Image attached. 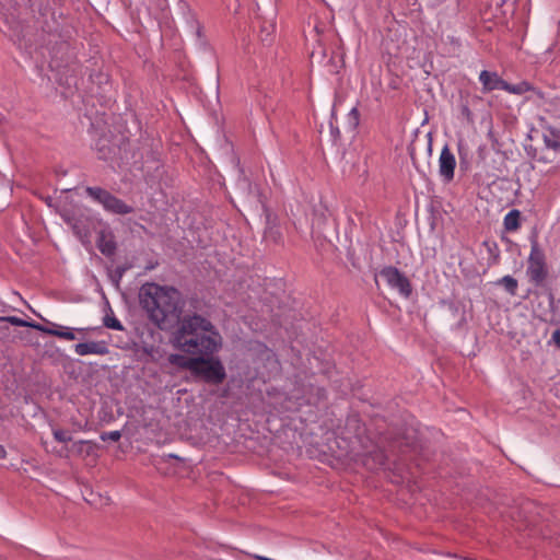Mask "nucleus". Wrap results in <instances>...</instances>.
<instances>
[{
  "mask_svg": "<svg viewBox=\"0 0 560 560\" xmlns=\"http://www.w3.org/2000/svg\"><path fill=\"white\" fill-rule=\"evenodd\" d=\"M45 334L56 336L58 338L66 339V340H74L75 339V335L71 329H69L67 327L59 326V325H58V330H45Z\"/></svg>",
  "mask_w": 560,
  "mask_h": 560,
  "instance_id": "nucleus-17",
  "label": "nucleus"
},
{
  "mask_svg": "<svg viewBox=\"0 0 560 560\" xmlns=\"http://www.w3.org/2000/svg\"><path fill=\"white\" fill-rule=\"evenodd\" d=\"M86 192L95 201L100 202L107 211L117 214H127L132 211L131 207L102 188L88 187Z\"/></svg>",
  "mask_w": 560,
  "mask_h": 560,
  "instance_id": "nucleus-5",
  "label": "nucleus"
},
{
  "mask_svg": "<svg viewBox=\"0 0 560 560\" xmlns=\"http://www.w3.org/2000/svg\"><path fill=\"white\" fill-rule=\"evenodd\" d=\"M139 302L149 320L160 329L172 328L183 318L185 301L173 287L145 283L139 291Z\"/></svg>",
  "mask_w": 560,
  "mask_h": 560,
  "instance_id": "nucleus-2",
  "label": "nucleus"
},
{
  "mask_svg": "<svg viewBox=\"0 0 560 560\" xmlns=\"http://www.w3.org/2000/svg\"><path fill=\"white\" fill-rule=\"evenodd\" d=\"M199 363L194 370L195 376L201 377L207 383L220 384L224 381L226 373L221 361L213 355H198Z\"/></svg>",
  "mask_w": 560,
  "mask_h": 560,
  "instance_id": "nucleus-3",
  "label": "nucleus"
},
{
  "mask_svg": "<svg viewBox=\"0 0 560 560\" xmlns=\"http://www.w3.org/2000/svg\"><path fill=\"white\" fill-rule=\"evenodd\" d=\"M532 90L533 86L526 81L520 82L517 84H510L509 82H506V85L504 86L505 92L516 95H522Z\"/></svg>",
  "mask_w": 560,
  "mask_h": 560,
  "instance_id": "nucleus-15",
  "label": "nucleus"
},
{
  "mask_svg": "<svg viewBox=\"0 0 560 560\" xmlns=\"http://www.w3.org/2000/svg\"><path fill=\"white\" fill-rule=\"evenodd\" d=\"M173 346L189 355H213L222 347L215 326L199 314L186 315L177 323L172 336Z\"/></svg>",
  "mask_w": 560,
  "mask_h": 560,
  "instance_id": "nucleus-1",
  "label": "nucleus"
},
{
  "mask_svg": "<svg viewBox=\"0 0 560 560\" xmlns=\"http://www.w3.org/2000/svg\"><path fill=\"white\" fill-rule=\"evenodd\" d=\"M380 277L386 283L396 289L402 296L408 298L411 294L410 281L395 267H386L381 270Z\"/></svg>",
  "mask_w": 560,
  "mask_h": 560,
  "instance_id": "nucleus-6",
  "label": "nucleus"
},
{
  "mask_svg": "<svg viewBox=\"0 0 560 560\" xmlns=\"http://www.w3.org/2000/svg\"><path fill=\"white\" fill-rule=\"evenodd\" d=\"M74 352L79 355H104L108 353V347L104 341L81 342L74 346Z\"/></svg>",
  "mask_w": 560,
  "mask_h": 560,
  "instance_id": "nucleus-8",
  "label": "nucleus"
},
{
  "mask_svg": "<svg viewBox=\"0 0 560 560\" xmlns=\"http://www.w3.org/2000/svg\"><path fill=\"white\" fill-rule=\"evenodd\" d=\"M104 325L107 328L115 329V330H122L124 327L121 323L116 317H105Z\"/></svg>",
  "mask_w": 560,
  "mask_h": 560,
  "instance_id": "nucleus-19",
  "label": "nucleus"
},
{
  "mask_svg": "<svg viewBox=\"0 0 560 560\" xmlns=\"http://www.w3.org/2000/svg\"><path fill=\"white\" fill-rule=\"evenodd\" d=\"M503 225L508 232L517 231L521 226V212L516 209L509 211L503 219Z\"/></svg>",
  "mask_w": 560,
  "mask_h": 560,
  "instance_id": "nucleus-12",
  "label": "nucleus"
},
{
  "mask_svg": "<svg viewBox=\"0 0 560 560\" xmlns=\"http://www.w3.org/2000/svg\"><path fill=\"white\" fill-rule=\"evenodd\" d=\"M37 330L42 331V332H45V330H58V325L54 324V323H49V327L42 325V329H37Z\"/></svg>",
  "mask_w": 560,
  "mask_h": 560,
  "instance_id": "nucleus-25",
  "label": "nucleus"
},
{
  "mask_svg": "<svg viewBox=\"0 0 560 560\" xmlns=\"http://www.w3.org/2000/svg\"><path fill=\"white\" fill-rule=\"evenodd\" d=\"M457 152H458L460 160L466 159L468 155V148L462 140L458 141V143H457Z\"/></svg>",
  "mask_w": 560,
  "mask_h": 560,
  "instance_id": "nucleus-23",
  "label": "nucleus"
},
{
  "mask_svg": "<svg viewBox=\"0 0 560 560\" xmlns=\"http://www.w3.org/2000/svg\"><path fill=\"white\" fill-rule=\"evenodd\" d=\"M275 30H276V25L272 22H268V23L264 22L260 27V34H259L260 40L262 43L271 42V36L275 33Z\"/></svg>",
  "mask_w": 560,
  "mask_h": 560,
  "instance_id": "nucleus-18",
  "label": "nucleus"
},
{
  "mask_svg": "<svg viewBox=\"0 0 560 560\" xmlns=\"http://www.w3.org/2000/svg\"><path fill=\"white\" fill-rule=\"evenodd\" d=\"M498 284L502 285L509 294H516L518 283L512 276H504L498 281Z\"/></svg>",
  "mask_w": 560,
  "mask_h": 560,
  "instance_id": "nucleus-16",
  "label": "nucleus"
},
{
  "mask_svg": "<svg viewBox=\"0 0 560 560\" xmlns=\"http://www.w3.org/2000/svg\"><path fill=\"white\" fill-rule=\"evenodd\" d=\"M386 459H387L386 453L381 448H376L373 452H370L365 455V457L363 459V464L369 469L374 470V469H378V468L383 467L386 463Z\"/></svg>",
  "mask_w": 560,
  "mask_h": 560,
  "instance_id": "nucleus-11",
  "label": "nucleus"
},
{
  "mask_svg": "<svg viewBox=\"0 0 560 560\" xmlns=\"http://www.w3.org/2000/svg\"><path fill=\"white\" fill-rule=\"evenodd\" d=\"M551 339L560 348V329L552 332Z\"/></svg>",
  "mask_w": 560,
  "mask_h": 560,
  "instance_id": "nucleus-24",
  "label": "nucleus"
},
{
  "mask_svg": "<svg viewBox=\"0 0 560 560\" xmlns=\"http://www.w3.org/2000/svg\"><path fill=\"white\" fill-rule=\"evenodd\" d=\"M527 276L536 285L541 284L547 278L546 257L537 241H533L528 256Z\"/></svg>",
  "mask_w": 560,
  "mask_h": 560,
  "instance_id": "nucleus-4",
  "label": "nucleus"
},
{
  "mask_svg": "<svg viewBox=\"0 0 560 560\" xmlns=\"http://www.w3.org/2000/svg\"><path fill=\"white\" fill-rule=\"evenodd\" d=\"M479 81L482 84V89L486 92L493 91V90H503L506 85V81H504L502 78L498 75L495 72H489L487 70H483L479 74Z\"/></svg>",
  "mask_w": 560,
  "mask_h": 560,
  "instance_id": "nucleus-9",
  "label": "nucleus"
},
{
  "mask_svg": "<svg viewBox=\"0 0 560 560\" xmlns=\"http://www.w3.org/2000/svg\"><path fill=\"white\" fill-rule=\"evenodd\" d=\"M54 438L56 441L61 443L71 441V435L65 430H54Z\"/></svg>",
  "mask_w": 560,
  "mask_h": 560,
  "instance_id": "nucleus-20",
  "label": "nucleus"
},
{
  "mask_svg": "<svg viewBox=\"0 0 560 560\" xmlns=\"http://www.w3.org/2000/svg\"><path fill=\"white\" fill-rule=\"evenodd\" d=\"M0 320L8 322L11 325L19 326V327H31V328H34V329H42V325L40 324L34 323V322H27V320H24V319H22L20 317H16V316L0 317Z\"/></svg>",
  "mask_w": 560,
  "mask_h": 560,
  "instance_id": "nucleus-14",
  "label": "nucleus"
},
{
  "mask_svg": "<svg viewBox=\"0 0 560 560\" xmlns=\"http://www.w3.org/2000/svg\"><path fill=\"white\" fill-rule=\"evenodd\" d=\"M542 139L547 149L560 153V130L551 129L549 135L544 133Z\"/></svg>",
  "mask_w": 560,
  "mask_h": 560,
  "instance_id": "nucleus-13",
  "label": "nucleus"
},
{
  "mask_svg": "<svg viewBox=\"0 0 560 560\" xmlns=\"http://www.w3.org/2000/svg\"><path fill=\"white\" fill-rule=\"evenodd\" d=\"M7 456V452L4 447L0 444V458H4Z\"/></svg>",
  "mask_w": 560,
  "mask_h": 560,
  "instance_id": "nucleus-26",
  "label": "nucleus"
},
{
  "mask_svg": "<svg viewBox=\"0 0 560 560\" xmlns=\"http://www.w3.org/2000/svg\"><path fill=\"white\" fill-rule=\"evenodd\" d=\"M101 438L103 441L110 440L113 442H117L120 440L121 433L120 431H109L104 433Z\"/></svg>",
  "mask_w": 560,
  "mask_h": 560,
  "instance_id": "nucleus-21",
  "label": "nucleus"
},
{
  "mask_svg": "<svg viewBox=\"0 0 560 560\" xmlns=\"http://www.w3.org/2000/svg\"><path fill=\"white\" fill-rule=\"evenodd\" d=\"M464 112H466L467 114H469L468 107H464Z\"/></svg>",
  "mask_w": 560,
  "mask_h": 560,
  "instance_id": "nucleus-27",
  "label": "nucleus"
},
{
  "mask_svg": "<svg viewBox=\"0 0 560 560\" xmlns=\"http://www.w3.org/2000/svg\"><path fill=\"white\" fill-rule=\"evenodd\" d=\"M100 249L105 255H112L115 250V246L112 242H102L100 244Z\"/></svg>",
  "mask_w": 560,
  "mask_h": 560,
  "instance_id": "nucleus-22",
  "label": "nucleus"
},
{
  "mask_svg": "<svg viewBox=\"0 0 560 560\" xmlns=\"http://www.w3.org/2000/svg\"><path fill=\"white\" fill-rule=\"evenodd\" d=\"M455 167V155L453 154L448 145H444L441 150L439 158V173L444 182L450 183L453 180Z\"/></svg>",
  "mask_w": 560,
  "mask_h": 560,
  "instance_id": "nucleus-7",
  "label": "nucleus"
},
{
  "mask_svg": "<svg viewBox=\"0 0 560 560\" xmlns=\"http://www.w3.org/2000/svg\"><path fill=\"white\" fill-rule=\"evenodd\" d=\"M198 355H184L178 353L170 354L168 362L177 368L185 369L190 371L191 373L196 369L195 366L198 365Z\"/></svg>",
  "mask_w": 560,
  "mask_h": 560,
  "instance_id": "nucleus-10",
  "label": "nucleus"
},
{
  "mask_svg": "<svg viewBox=\"0 0 560 560\" xmlns=\"http://www.w3.org/2000/svg\"><path fill=\"white\" fill-rule=\"evenodd\" d=\"M544 161H545V162H552L553 160L545 159Z\"/></svg>",
  "mask_w": 560,
  "mask_h": 560,
  "instance_id": "nucleus-28",
  "label": "nucleus"
}]
</instances>
